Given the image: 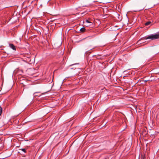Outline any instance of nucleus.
<instances>
[{"label": "nucleus", "instance_id": "f257e3e1", "mask_svg": "<svg viewBox=\"0 0 159 159\" xmlns=\"http://www.w3.org/2000/svg\"><path fill=\"white\" fill-rule=\"evenodd\" d=\"M159 39V33H158L152 34L148 36H146L142 38L143 39H151V40H154Z\"/></svg>", "mask_w": 159, "mask_h": 159}, {"label": "nucleus", "instance_id": "f03ea898", "mask_svg": "<svg viewBox=\"0 0 159 159\" xmlns=\"http://www.w3.org/2000/svg\"><path fill=\"white\" fill-rule=\"evenodd\" d=\"M85 23H87L86 24V26L87 27L90 26L93 24L92 22H90L89 20L87 19H86L85 20Z\"/></svg>", "mask_w": 159, "mask_h": 159}, {"label": "nucleus", "instance_id": "7ed1b4c3", "mask_svg": "<svg viewBox=\"0 0 159 159\" xmlns=\"http://www.w3.org/2000/svg\"><path fill=\"white\" fill-rule=\"evenodd\" d=\"M40 92H36L34 93L33 95L34 96H40L41 95Z\"/></svg>", "mask_w": 159, "mask_h": 159}, {"label": "nucleus", "instance_id": "20e7f679", "mask_svg": "<svg viewBox=\"0 0 159 159\" xmlns=\"http://www.w3.org/2000/svg\"><path fill=\"white\" fill-rule=\"evenodd\" d=\"M9 46L12 49L14 50H16V46L13 44H9Z\"/></svg>", "mask_w": 159, "mask_h": 159}, {"label": "nucleus", "instance_id": "39448f33", "mask_svg": "<svg viewBox=\"0 0 159 159\" xmlns=\"http://www.w3.org/2000/svg\"><path fill=\"white\" fill-rule=\"evenodd\" d=\"M85 29L84 27H82L80 30V31L81 32H85Z\"/></svg>", "mask_w": 159, "mask_h": 159}, {"label": "nucleus", "instance_id": "423d86ee", "mask_svg": "<svg viewBox=\"0 0 159 159\" xmlns=\"http://www.w3.org/2000/svg\"><path fill=\"white\" fill-rule=\"evenodd\" d=\"M151 22L150 21H148L147 22H146L145 24V25L147 26L149 25L151 23Z\"/></svg>", "mask_w": 159, "mask_h": 159}, {"label": "nucleus", "instance_id": "0eeeda50", "mask_svg": "<svg viewBox=\"0 0 159 159\" xmlns=\"http://www.w3.org/2000/svg\"><path fill=\"white\" fill-rule=\"evenodd\" d=\"M19 150H21L22 151L24 152L25 153L26 152V149L25 148H21L19 149Z\"/></svg>", "mask_w": 159, "mask_h": 159}, {"label": "nucleus", "instance_id": "6e6552de", "mask_svg": "<svg viewBox=\"0 0 159 159\" xmlns=\"http://www.w3.org/2000/svg\"><path fill=\"white\" fill-rule=\"evenodd\" d=\"M2 111V108L0 106V116L1 115Z\"/></svg>", "mask_w": 159, "mask_h": 159}, {"label": "nucleus", "instance_id": "1a4fd4ad", "mask_svg": "<svg viewBox=\"0 0 159 159\" xmlns=\"http://www.w3.org/2000/svg\"><path fill=\"white\" fill-rule=\"evenodd\" d=\"M148 81V80H144V82H145V83H146V82H147V81Z\"/></svg>", "mask_w": 159, "mask_h": 159}]
</instances>
